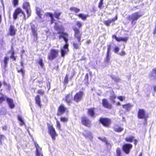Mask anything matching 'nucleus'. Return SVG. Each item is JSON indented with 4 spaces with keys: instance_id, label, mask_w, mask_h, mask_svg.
<instances>
[{
    "instance_id": "39448f33",
    "label": "nucleus",
    "mask_w": 156,
    "mask_h": 156,
    "mask_svg": "<svg viewBox=\"0 0 156 156\" xmlns=\"http://www.w3.org/2000/svg\"><path fill=\"white\" fill-rule=\"evenodd\" d=\"M5 98H6V101L8 104L10 108H13L15 105L13 104V101L12 99L9 98H7L5 97L4 96H2L0 97V104L2 103L5 100Z\"/></svg>"
},
{
    "instance_id": "8fccbe9b",
    "label": "nucleus",
    "mask_w": 156,
    "mask_h": 156,
    "mask_svg": "<svg viewBox=\"0 0 156 156\" xmlns=\"http://www.w3.org/2000/svg\"><path fill=\"white\" fill-rule=\"evenodd\" d=\"M118 98L121 101H123V100H124L125 99V97L124 96H119L118 97Z\"/></svg>"
},
{
    "instance_id": "49530a36",
    "label": "nucleus",
    "mask_w": 156,
    "mask_h": 156,
    "mask_svg": "<svg viewBox=\"0 0 156 156\" xmlns=\"http://www.w3.org/2000/svg\"><path fill=\"white\" fill-rule=\"evenodd\" d=\"M76 25L79 27V28H80L82 26V24L79 21H77L76 22Z\"/></svg>"
},
{
    "instance_id": "c03bdc74",
    "label": "nucleus",
    "mask_w": 156,
    "mask_h": 156,
    "mask_svg": "<svg viewBox=\"0 0 156 156\" xmlns=\"http://www.w3.org/2000/svg\"><path fill=\"white\" fill-rule=\"evenodd\" d=\"M98 138L100 140L104 141V142H105L106 143V144H107V141L106 139L104 137H98Z\"/></svg>"
},
{
    "instance_id": "f3484780",
    "label": "nucleus",
    "mask_w": 156,
    "mask_h": 156,
    "mask_svg": "<svg viewBox=\"0 0 156 156\" xmlns=\"http://www.w3.org/2000/svg\"><path fill=\"white\" fill-rule=\"evenodd\" d=\"M117 19V16L116 15V16L113 19H109L105 21L104 23L107 26H109L110 24L112 22H114Z\"/></svg>"
},
{
    "instance_id": "b1692460",
    "label": "nucleus",
    "mask_w": 156,
    "mask_h": 156,
    "mask_svg": "<svg viewBox=\"0 0 156 156\" xmlns=\"http://www.w3.org/2000/svg\"><path fill=\"white\" fill-rule=\"evenodd\" d=\"M35 100L36 104H37L39 107H41V104L40 97L39 95H37L36 96L35 98Z\"/></svg>"
},
{
    "instance_id": "a19ab883",
    "label": "nucleus",
    "mask_w": 156,
    "mask_h": 156,
    "mask_svg": "<svg viewBox=\"0 0 156 156\" xmlns=\"http://www.w3.org/2000/svg\"><path fill=\"white\" fill-rule=\"evenodd\" d=\"M104 0H100L98 4V7L100 9H101L102 6L103 4V1Z\"/></svg>"
},
{
    "instance_id": "ddd939ff",
    "label": "nucleus",
    "mask_w": 156,
    "mask_h": 156,
    "mask_svg": "<svg viewBox=\"0 0 156 156\" xmlns=\"http://www.w3.org/2000/svg\"><path fill=\"white\" fill-rule=\"evenodd\" d=\"M138 117L140 119H145L146 118L145 111L143 109H139L138 113Z\"/></svg>"
},
{
    "instance_id": "393cba45",
    "label": "nucleus",
    "mask_w": 156,
    "mask_h": 156,
    "mask_svg": "<svg viewBox=\"0 0 156 156\" xmlns=\"http://www.w3.org/2000/svg\"><path fill=\"white\" fill-rule=\"evenodd\" d=\"M36 13L38 16L40 18H41V16L42 15V13L43 12L42 10L38 7L36 8Z\"/></svg>"
},
{
    "instance_id": "69168bd1",
    "label": "nucleus",
    "mask_w": 156,
    "mask_h": 156,
    "mask_svg": "<svg viewBox=\"0 0 156 156\" xmlns=\"http://www.w3.org/2000/svg\"><path fill=\"white\" fill-rule=\"evenodd\" d=\"M20 63H21V66L22 67H23V63L22 61H21V62H20Z\"/></svg>"
},
{
    "instance_id": "5fc2aeb1",
    "label": "nucleus",
    "mask_w": 156,
    "mask_h": 156,
    "mask_svg": "<svg viewBox=\"0 0 156 156\" xmlns=\"http://www.w3.org/2000/svg\"><path fill=\"white\" fill-rule=\"evenodd\" d=\"M57 128L58 129H60V122L58 121H57Z\"/></svg>"
},
{
    "instance_id": "9b49d317",
    "label": "nucleus",
    "mask_w": 156,
    "mask_h": 156,
    "mask_svg": "<svg viewBox=\"0 0 156 156\" xmlns=\"http://www.w3.org/2000/svg\"><path fill=\"white\" fill-rule=\"evenodd\" d=\"M73 30L74 31L75 37L77 39L78 41L80 42V41L81 36L82 34V33L80 32L79 29L76 27L74 28Z\"/></svg>"
},
{
    "instance_id": "6ab92c4d",
    "label": "nucleus",
    "mask_w": 156,
    "mask_h": 156,
    "mask_svg": "<svg viewBox=\"0 0 156 156\" xmlns=\"http://www.w3.org/2000/svg\"><path fill=\"white\" fill-rule=\"evenodd\" d=\"M31 29L32 33L33 36L36 39V40L37 39V28L34 26L31 25Z\"/></svg>"
},
{
    "instance_id": "3c124183",
    "label": "nucleus",
    "mask_w": 156,
    "mask_h": 156,
    "mask_svg": "<svg viewBox=\"0 0 156 156\" xmlns=\"http://www.w3.org/2000/svg\"><path fill=\"white\" fill-rule=\"evenodd\" d=\"M108 47L107 51V54H109V53H110V51H111V46L110 45H108Z\"/></svg>"
},
{
    "instance_id": "6e6552de",
    "label": "nucleus",
    "mask_w": 156,
    "mask_h": 156,
    "mask_svg": "<svg viewBox=\"0 0 156 156\" xmlns=\"http://www.w3.org/2000/svg\"><path fill=\"white\" fill-rule=\"evenodd\" d=\"M83 93L82 91H80L77 93L74 96V100L78 102L81 101L82 99Z\"/></svg>"
},
{
    "instance_id": "5701e85b",
    "label": "nucleus",
    "mask_w": 156,
    "mask_h": 156,
    "mask_svg": "<svg viewBox=\"0 0 156 156\" xmlns=\"http://www.w3.org/2000/svg\"><path fill=\"white\" fill-rule=\"evenodd\" d=\"M45 15L47 16H49L51 17V24L54 23L55 20L53 17V15L52 13L49 12H46L45 13Z\"/></svg>"
},
{
    "instance_id": "72a5a7b5",
    "label": "nucleus",
    "mask_w": 156,
    "mask_h": 156,
    "mask_svg": "<svg viewBox=\"0 0 156 156\" xmlns=\"http://www.w3.org/2000/svg\"><path fill=\"white\" fill-rule=\"evenodd\" d=\"M88 113L89 114L91 117H93L94 115V111L92 109H89L88 110Z\"/></svg>"
},
{
    "instance_id": "f8f14e48",
    "label": "nucleus",
    "mask_w": 156,
    "mask_h": 156,
    "mask_svg": "<svg viewBox=\"0 0 156 156\" xmlns=\"http://www.w3.org/2000/svg\"><path fill=\"white\" fill-rule=\"evenodd\" d=\"M99 120L100 122L105 126H108L111 122L110 119L106 118H101Z\"/></svg>"
},
{
    "instance_id": "09e8293b",
    "label": "nucleus",
    "mask_w": 156,
    "mask_h": 156,
    "mask_svg": "<svg viewBox=\"0 0 156 156\" xmlns=\"http://www.w3.org/2000/svg\"><path fill=\"white\" fill-rule=\"evenodd\" d=\"M68 76L66 74V77H65L64 80V82L65 84H66L68 83Z\"/></svg>"
},
{
    "instance_id": "dca6fc26",
    "label": "nucleus",
    "mask_w": 156,
    "mask_h": 156,
    "mask_svg": "<svg viewBox=\"0 0 156 156\" xmlns=\"http://www.w3.org/2000/svg\"><path fill=\"white\" fill-rule=\"evenodd\" d=\"M102 104L103 106L106 108L110 109L111 107V105L109 103L108 100L105 99L102 100Z\"/></svg>"
},
{
    "instance_id": "423d86ee",
    "label": "nucleus",
    "mask_w": 156,
    "mask_h": 156,
    "mask_svg": "<svg viewBox=\"0 0 156 156\" xmlns=\"http://www.w3.org/2000/svg\"><path fill=\"white\" fill-rule=\"evenodd\" d=\"M48 131L52 140H54L55 139V137L57 135L55 129L52 126H48Z\"/></svg>"
},
{
    "instance_id": "6e6d98bb",
    "label": "nucleus",
    "mask_w": 156,
    "mask_h": 156,
    "mask_svg": "<svg viewBox=\"0 0 156 156\" xmlns=\"http://www.w3.org/2000/svg\"><path fill=\"white\" fill-rule=\"evenodd\" d=\"M119 50V48L118 47H116L115 48H114V52L115 53H117L118 52Z\"/></svg>"
},
{
    "instance_id": "4c0bfd02",
    "label": "nucleus",
    "mask_w": 156,
    "mask_h": 156,
    "mask_svg": "<svg viewBox=\"0 0 156 156\" xmlns=\"http://www.w3.org/2000/svg\"><path fill=\"white\" fill-rule=\"evenodd\" d=\"M110 55L109 54H107L106 57L105 58V61L107 63H109L110 62Z\"/></svg>"
},
{
    "instance_id": "473e14b6",
    "label": "nucleus",
    "mask_w": 156,
    "mask_h": 156,
    "mask_svg": "<svg viewBox=\"0 0 156 156\" xmlns=\"http://www.w3.org/2000/svg\"><path fill=\"white\" fill-rule=\"evenodd\" d=\"M78 42V43H73V46L75 48L77 49L79 48V47L81 44V43L80 41V42Z\"/></svg>"
},
{
    "instance_id": "9d476101",
    "label": "nucleus",
    "mask_w": 156,
    "mask_h": 156,
    "mask_svg": "<svg viewBox=\"0 0 156 156\" xmlns=\"http://www.w3.org/2000/svg\"><path fill=\"white\" fill-rule=\"evenodd\" d=\"M81 122L83 125L88 127L90 126L91 124L90 121L86 117L82 118Z\"/></svg>"
},
{
    "instance_id": "f257e3e1",
    "label": "nucleus",
    "mask_w": 156,
    "mask_h": 156,
    "mask_svg": "<svg viewBox=\"0 0 156 156\" xmlns=\"http://www.w3.org/2000/svg\"><path fill=\"white\" fill-rule=\"evenodd\" d=\"M55 28L58 31V34H59V39L62 38L64 40L65 44L63 47L61 48V55L62 57H64L68 51V44L67 43L68 41V34L63 32L64 28L62 26H58L57 25L56 23H55Z\"/></svg>"
},
{
    "instance_id": "58836bf2",
    "label": "nucleus",
    "mask_w": 156,
    "mask_h": 156,
    "mask_svg": "<svg viewBox=\"0 0 156 156\" xmlns=\"http://www.w3.org/2000/svg\"><path fill=\"white\" fill-rule=\"evenodd\" d=\"M61 14V12H55L54 14L55 17L57 19H59V17Z\"/></svg>"
},
{
    "instance_id": "2eb2a0df",
    "label": "nucleus",
    "mask_w": 156,
    "mask_h": 156,
    "mask_svg": "<svg viewBox=\"0 0 156 156\" xmlns=\"http://www.w3.org/2000/svg\"><path fill=\"white\" fill-rule=\"evenodd\" d=\"M66 110V108L63 105H61L58 108V112L57 114L58 115H62L64 112Z\"/></svg>"
},
{
    "instance_id": "7c9ffc66",
    "label": "nucleus",
    "mask_w": 156,
    "mask_h": 156,
    "mask_svg": "<svg viewBox=\"0 0 156 156\" xmlns=\"http://www.w3.org/2000/svg\"><path fill=\"white\" fill-rule=\"evenodd\" d=\"M18 119L19 121L20 122V125L21 126H23L25 124V123L23 119L22 118L21 116L18 115Z\"/></svg>"
},
{
    "instance_id": "20e7f679",
    "label": "nucleus",
    "mask_w": 156,
    "mask_h": 156,
    "mask_svg": "<svg viewBox=\"0 0 156 156\" xmlns=\"http://www.w3.org/2000/svg\"><path fill=\"white\" fill-rule=\"evenodd\" d=\"M59 51L55 49H51L48 55V58L50 60H52L57 57L58 55Z\"/></svg>"
},
{
    "instance_id": "c85d7f7f",
    "label": "nucleus",
    "mask_w": 156,
    "mask_h": 156,
    "mask_svg": "<svg viewBox=\"0 0 156 156\" xmlns=\"http://www.w3.org/2000/svg\"><path fill=\"white\" fill-rule=\"evenodd\" d=\"M9 58L8 57H5L4 58L3 60V63L4 68H5L7 65L8 62L9 61Z\"/></svg>"
},
{
    "instance_id": "603ef678",
    "label": "nucleus",
    "mask_w": 156,
    "mask_h": 156,
    "mask_svg": "<svg viewBox=\"0 0 156 156\" xmlns=\"http://www.w3.org/2000/svg\"><path fill=\"white\" fill-rule=\"evenodd\" d=\"M5 139V137L3 135H0V142L1 143L2 140H3Z\"/></svg>"
},
{
    "instance_id": "412c9836",
    "label": "nucleus",
    "mask_w": 156,
    "mask_h": 156,
    "mask_svg": "<svg viewBox=\"0 0 156 156\" xmlns=\"http://www.w3.org/2000/svg\"><path fill=\"white\" fill-rule=\"evenodd\" d=\"M16 30L14 26L12 25H10L9 28V34L10 35H14L16 34Z\"/></svg>"
},
{
    "instance_id": "7ed1b4c3",
    "label": "nucleus",
    "mask_w": 156,
    "mask_h": 156,
    "mask_svg": "<svg viewBox=\"0 0 156 156\" xmlns=\"http://www.w3.org/2000/svg\"><path fill=\"white\" fill-rule=\"evenodd\" d=\"M142 15L138 12H136L131 14L129 16V20L131 21V24L134 25L136 23L137 20L139 19Z\"/></svg>"
},
{
    "instance_id": "1a4fd4ad",
    "label": "nucleus",
    "mask_w": 156,
    "mask_h": 156,
    "mask_svg": "<svg viewBox=\"0 0 156 156\" xmlns=\"http://www.w3.org/2000/svg\"><path fill=\"white\" fill-rule=\"evenodd\" d=\"M23 8L26 10V12L27 14V18L30 15V4L28 2H25L23 3Z\"/></svg>"
},
{
    "instance_id": "bf43d9fd",
    "label": "nucleus",
    "mask_w": 156,
    "mask_h": 156,
    "mask_svg": "<svg viewBox=\"0 0 156 156\" xmlns=\"http://www.w3.org/2000/svg\"><path fill=\"white\" fill-rule=\"evenodd\" d=\"M2 129L3 130H6L7 129V126H4L2 127Z\"/></svg>"
},
{
    "instance_id": "a18cd8bd",
    "label": "nucleus",
    "mask_w": 156,
    "mask_h": 156,
    "mask_svg": "<svg viewBox=\"0 0 156 156\" xmlns=\"http://www.w3.org/2000/svg\"><path fill=\"white\" fill-rule=\"evenodd\" d=\"M19 2L18 0H13L12 1V3L13 4L14 6H16L18 5Z\"/></svg>"
},
{
    "instance_id": "aec40b11",
    "label": "nucleus",
    "mask_w": 156,
    "mask_h": 156,
    "mask_svg": "<svg viewBox=\"0 0 156 156\" xmlns=\"http://www.w3.org/2000/svg\"><path fill=\"white\" fill-rule=\"evenodd\" d=\"M112 37L113 38H114L115 39L116 41H123L126 42L127 40L128 39V37H125L124 38H122V37H118L116 36H115L114 35H113Z\"/></svg>"
},
{
    "instance_id": "de8ad7c7",
    "label": "nucleus",
    "mask_w": 156,
    "mask_h": 156,
    "mask_svg": "<svg viewBox=\"0 0 156 156\" xmlns=\"http://www.w3.org/2000/svg\"><path fill=\"white\" fill-rule=\"evenodd\" d=\"M14 51H12L11 53V55L10 56V58L13 59L14 60H15L16 59V57L14 56Z\"/></svg>"
},
{
    "instance_id": "680f3d73",
    "label": "nucleus",
    "mask_w": 156,
    "mask_h": 156,
    "mask_svg": "<svg viewBox=\"0 0 156 156\" xmlns=\"http://www.w3.org/2000/svg\"><path fill=\"white\" fill-rule=\"evenodd\" d=\"M134 144H136L137 143V140H134Z\"/></svg>"
},
{
    "instance_id": "79ce46f5",
    "label": "nucleus",
    "mask_w": 156,
    "mask_h": 156,
    "mask_svg": "<svg viewBox=\"0 0 156 156\" xmlns=\"http://www.w3.org/2000/svg\"><path fill=\"white\" fill-rule=\"evenodd\" d=\"M38 63L40 65V66L43 67V60L41 58H40L39 59V60L38 62Z\"/></svg>"
},
{
    "instance_id": "37998d69",
    "label": "nucleus",
    "mask_w": 156,
    "mask_h": 156,
    "mask_svg": "<svg viewBox=\"0 0 156 156\" xmlns=\"http://www.w3.org/2000/svg\"><path fill=\"white\" fill-rule=\"evenodd\" d=\"M61 121L62 122H66L68 121V118L66 117H61L60 118Z\"/></svg>"
},
{
    "instance_id": "e433bc0d",
    "label": "nucleus",
    "mask_w": 156,
    "mask_h": 156,
    "mask_svg": "<svg viewBox=\"0 0 156 156\" xmlns=\"http://www.w3.org/2000/svg\"><path fill=\"white\" fill-rule=\"evenodd\" d=\"M117 156H121V152L119 148H117L116 150Z\"/></svg>"
},
{
    "instance_id": "c756f323",
    "label": "nucleus",
    "mask_w": 156,
    "mask_h": 156,
    "mask_svg": "<svg viewBox=\"0 0 156 156\" xmlns=\"http://www.w3.org/2000/svg\"><path fill=\"white\" fill-rule=\"evenodd\" d=\"M132 107V106L129 104L122 105L123 108L126 109L128 111H129Z\"/></svg>"
},
{
    "instance_id": "f704fd0d",
    "label": "nucleus",
    "mask_w": 156,
    "mask_h": 156,
    "mask_svg": "<svg viewBox=\"0 0 156 156\" xmlns=\"http://www.w3.org/2000/svg\"><path fill=\"white\" fill-rule=\"evenodd\" d=\"M116 98V96L114 94H112L110 97V99L111 100L113 103H114L115 102V99Z\"/></svg>"
},
{
    "instance_id": "338daca9",
    "label": "nucleus",
    "mask_w": 156,
    "mask_h": 156,
    "mask_svg": "<svg viewBox=\"0 0 156 156\" xmlns=\"http://www.w3.org/2000/svg\"><path fill=\"white\" fill-rule=\"evenodd\" d=\"M117 105H120V102H118L117 103Z\"/></svg>"
},
{
    "instance_id": "864d4df0",
    "label": "nucleus",
    "mask_w": 156,
    "mask_h": 156,
    "mask_svg": "<svg viewBox=\"0 0 156 156\" xmlns=\"http://www.w3.org/2000/svg\"><path fill=\"white\" fill-rule=\"evenodd\" d=\"M112 78L115 81L118 82L120 80V79L119 78L115 76L112 77Z\"/></svg>"
},
{
    "instance_id": "a211bd4d",
    "label": "nucleus",
    "mask_w": 156,
    "mask_h": 156,
    "mask_svg": "<svg viewBox=\"0 0 156 156\" xmlns=\"http://www.w3.org/2000/svg\"><path fill=\"white\" fill-rule=\"evenodd\" d=\"M83 134L85 137L89 138L90 140L93 138L91 133L89 131L85 130L83 133Z\"/></svg>"
},
{
    "instance_id": "cd10ccee",
    "label": "nucleus",
    "mask_w": 156,
    "mask_h": 156,
    "mask_svg": "<svg viewBox=\"0 0 156 156\" xmlns=\"http://www.w3.org/2000/svg\"><path fill=\"white\" fill-rule=\"evenodd\" d=\"M151 78L153 79L156 77V69H153L150 74Z\"/></svg>"
},
{
    "instance_id": "ea45409f",
    "label": "nucleus",
    "mask_w": 156,
    "mask_h": 156,
    "mask_svg": "<svg viewBox=\"0 0 156 156\" xmlns=\"http://www.w3.org/2000/svg\"><path fill=\"white\" fill-rule=\"evenodd\" d=\"M134 139V137L133 136H130L129 137L126 138V139L127 141L132 142Z\"/></svg>"
},
{
    "instance_id": "4be33fe9",
    "label": "nucleus",
    "mask_w": 156,
    "mask_h": 156,
    "mask_svg": "<svg viewBox=\"0 0 156 156\" xmlns=\"http://www.w3.org/2000/svg\"><path fill=\"white\" fill-rule=\"evenodd\" d=\"M72 98V94H69L66 96V101L68 104H69L71 103V101Z\"/></svg>"
},
{
    "instance_id": "052dcab7",
    "label": "nucleus",
    "mask_w": 156,
    "mask_h": 156,
    "mask_svg": "<svg viewBox=\"0 0 156 156\" xmlns=\"http://www.w3.org/2000/svg\"><path fill=\"white\" fill-rule=\"evenodd\" d=\"M156 33V25H155V28L154 30V34H155Z\"/></svg>"
},
{
    "instance_id": "a878e982",
    "label": "nucleus",
    "mask_w": 156,
    "mask_h": 156,
    "mask_svg": "<svg viewBox=\"0 0 156 156\" xmlns=\"http://www.w3.org/2000/svg\"><path fill=\"white\" fill-rule=\"evenodd\" d=\"M76 15L80 18H81L83 20H86L88 16V15L87 14L85 15L82 13H80Z\"/></svg>"
},
{
    "instance_id": "e2e57ef3",
    "label": "nucleus",
    "mask_w": 156,
    "mask_h": 156,
    "mask_svg": "<svg viewBox=\"0 0 156 156\" xmlns=\"http://www.w3.org/2000/svg\"><path fill=\"white\" fill-rule=\"evenodd\" d=\"M85 77V78L88 79V74L87 73L86 74Z\"/></svg>"
},
{
    "instance_id": "f03ea898",
    "label": "nucleus",
    "mask_w": 156,
    "mask_h": 156,
    "mask_svg": "<svg viewBox=\"0 0 156 156\" xmlns=\"http://www.w3.org/2000/svg\"><path fill=\"white\" fill-rule=\"evenodd\" d=\"M13 17L14 20H16L19 17L22 19L26 20V17L24 12L21 9L19 8H17L16 9L13 14Z\"/></svg>"
},
{
    "instance_id": "c9c22d12",
    "label": "nucleus",
    "mask_w": 156,
    "mask_h": 156,
    "mask_svg": "<svg viewBox=\"0 0 156 156\" xmlns=\"http://www.w3.org/2000/svg\"><path fill=\"white\" fill-rule=\"evenodd\" d=\"M17 71L18 73H20L23 76H24L25 74V70L23 68H21L20 69L18 70Z\"/></svg>"
},
{
    "instance_id": "0e129e2a",
    "label": "nucleus",
    "mask_w": 156,
    "mask_h": 156,
    "mask_svg": "<svg viewBox=\"0 0 156 156\" xmlns=\"http://www.w3.org/2000/svg\"><path fill=\"white\" fill-rule=\"evenodd\" d=\"M153 87H154V91H156V86H154Z\"/></svg>"
},
{
    "instance_id": "4468645a",
    "label": "nucleus",
    "mask_w": 156,
    "mask_h": 156,
    "mask_svg": "<svg viewBox=\"0 0 156 156\" xmlns=\"http://www.w3.org/2000/svg\"><path fill=\"white\" fill-rule=\"evenodd\" d=\"M34 144L36 149L37 156H43L41 152V148L36 142H34Z\"/></svg>"
},
{
    "instance_id": "bb28decb",
    "label": "nucleus",
    "mask_w": 156,
    "mask_h": 156,
    "mask_svg": "<svg viewBox=\"0 0 156 156\" xmlns=\"http://www.w3.org/2000/svg\"><path fill=\"white\" fill-rule=\"evenodd\" d=\"M123 129V128L118 126L117 125H115L114 127V130L116 132H120L122 131Z\"/></svg>"
},
{
    "instance_id": "2f4dec72",
    "label": "nucleus",
    "mask_w": 156,
    "mask_h": 156,
    "mask_svg": "<svg viewBox=\"0 0 156 156\" xmlns=\"http://www.w3.org/2000/svg\"><path fill=\"white\" fill-rule=\"evenodd\" d=\"M70 10L73 11L76 13H77L80 11V9L75 7H72L70 8Z\"/></svg>"
},
{
    "instance_id": "774afa93",
    "label": "nucleus",
    "mask_w": 156,
    "mask_h": 156,
    "mask_svg": "<svg viewBox=\"0 0 156 156\" xmlns=\"http://www.w3.org/2000/svg\"><path fill=\"white\" fill-rule=\"evenodd\" d=\"M139 156H142V153H141L140 154Z\"/></svg>"
},
{
    "instance_id": "4d7b16f0",
    "label": "nucleus",
    "mask_w": 156,
    "mask_h": 156,
    "mask_svg": "<svg viewBox=\"0 0 156 156\" xmlns=\"http://www.w3.org/2000/svg\"><path fill=\"white\" fill-rule=\"evenodd\" d=\"M37 92L38 93L41 95H42L44 94V91L41 90H38Z\"/></svg>"
},
{
    "instance_id": "0eeeda50",
    "label": "nucleus",
    "mask_w": 156,
    "mask_h": 156,
    "mask_svg": "<svg viewBox=\"0 0 156 156\" xmlns=\"http://www.w3.org/2000/svg\"><path fill=\"white\" fill-rule=\"evenodd\" d=\"M132 147V145L130 144H126L123 145L122 149L125 153L128 154L129 153Z\"/></svg>"
},
{
    "instance_id": "13d9d810",
    "label": "nucleus",
    "mask_w": 156,
    "mask_h": 156,
    "mask_svg": "<svg viewBox=\"0 0 156 156\" xmlns=\"http://www.w3.org/2000/svg\"><path fill=\"white\" fill-rule=\"evenodd\" d=\"M119 55H121L123 56L126 55V53L125 51H122L120 53Z\"/></svg>"
}]
</instances>
